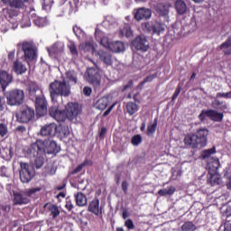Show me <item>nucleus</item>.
<instances>
[{"label": "nucleus", "instance_id": "16", "mask_svg": "<svg viewBox=\"0 0 231 231\" xmlns=\"http://www.w3.org/2000/svg\"><path fill=\"white\" fill-rule=\"evenodd\" d=\"M184 143L187 147H191V149H198L199 141H198L196 133L188 134L184 138Z\"/></svg>", "mask_w": 231, "mask_h": 231}, {"label": "nucleus", "instance_id": "20", "mask_svg": "<svg viewBox=\"0 0 231 231\" xmlns=\"http://www.w3.org/2000/svg\"><path fill=\"white\" fill-rule=\"evenodd\" d=\"M43 208H48L49 212L51 213L50 216L52 217V219H57V217L60 216V210L59 209L58 205L48 202L43 206Z\"/></svg>", "mask_w": 231, "mask_h": 231}, {"label": "nucleus", "instance_id": "1", "mask_svg": "<svg viewBox=\"0 0 231 231\" xmlns=\"http://www.w3.org/2000/svg\"><path fill=\"white\" fill-rule=\"evenodd\" d=\"M82 114V106L79 103L69 102L65 106V109L61 110L59 106H51L49 108V115L51 118H54L56 122H75Z\"/></svg>", "mask_w": 231, "mask_h": 231}, {"label": "nucleus", "instance_id": "27", "mask_svg": "<svg viewBox=\"0 0 231 231\" xmlns=\"http://www.w3.org/2000/svg\"><path fill=\"white\" fill-rule=\"evenodd\" d=\"M155 12L161 17H167V15H169V7H167L165 4L160 3L155 5Z\"/></svg>", "mask_w": 231, "mask_h": 231}, {"label": "nucleus", "instance_id": "8", "mask_svg": "<svg viewBox=\"0 0 231 231\" xmlns=\"http://www.w3.org/2000/svg\"><path fill=\"white\" fill-rule=\"evenodd\" d=\"M209 118L212 122H223V118L225 115L221 112H217V110L208 109V110H202L201 113L199 115V120L200 122H205L206 118Z\"/></svg>", "mask_w": 231, "mask_h": 231}, {"label": "nucleus", "instance_id": "29", "mask_svg": "<svg viewBox=\"0 0 231 231\" xmlns=\"http://www.w3.org/2000/svg\"><path fill=\"white\" fill-rule=\"evenodd\" d=\"M75 199L78 207H86V205H88V198L82 192H78V194L75 195Z\"/></svg>", "mask_w": 231, "mask_h": 231}, {"label": "nucleus", "instance_id": "47", "mask_svg": "<svg viewBox=\"0 0 231 231\" xmlns=\"http://www.w3.org/2000/svg\"><path fill=\"white\" fill-rule=\"evenodd\" d=\"M42 189L41 188H32L30 189H28L27 191H25V196L27 198H30L32 196H33V194H36V192H41Z\"/></svg>", "mask_w": 231, "mask_h": 231}, {"label": "nucleus", "instance_id": "24", "mask_svg": "<svg viewBox=\"0 0 231 231\" xmlns=\"http://www.w3.org/2000/svg\"><path fill=\"white\" fill-rule=\"evenodd\" d=\"M99 59L106 64V66H113V56L109 52H106L104 51H98Z\"/></svg>", "mask_w": 231, "mask_h": 231}, {"label": "nucleus", "instance_id": "18", "mask_svg": "<svg viewBox=\"0 0 231 231\" xmlns=\"http://www.w3.org/2000/svg\"><path fill=\"white\" fill-rule=\"evenodd\" d=\"M30 152L35 158L34 160V167L36 169H41L44 165V154L35 153L33 152V144H31Z\"/></svg>", "mask_w": 231, "mask_h": 231}, {"label": "nucleus", "instance_id": "21", "mask_svg": "<svg viewBox=\"0 0 231 231\" xmlns=\"http://www.w3.org/2000/svg\"><path fill=\"white\" fill-rule=\"evenodd\" d=\"M132 46L135 50H141L142 51H145V36L138 35L133 42Z\"/></svg>", "mask_w": 231, "mask_h": 231}, {"label": "nucleus", "instance_id": "46", "mask_svg": "<svg viewBox=\"0 0 231 231\" xmlns=\"http://www.w3.org/2000/svg\"><path fill=\"white\" fill-rule=\"evenodd\" d=\"M59 133L61 136L66 138V136H69V128L68 126H60Z\"/></svg>", "mask_w": 231, "mask_h": 231}, {"label": "nucleus", "instance_id": "64", "mask_svg": "<svg viewBox=\"0 0 231 231\" xmlns=\"http://www.w3.org/2000/svg\"><path fill=\"white\" fill-rule=\"evenodd\" d=\"M151 15H152V11L151 9H145V19H151Z\"/></svg>", "mask_w": 231, "mask_h": 231}, {"label": "nucleus", "instance_id": "63", "mask_svg": "<svg viewBox=\"0 0 231 231\" xmlns=\"http://www.w3.org/2000/svg\"><path fill=\"white\" fill-rule=\"evenodd\" d=\"M65 208L67 210H69V212H71V210H73V204L70 201H67Z\"/></svg>", "mask_w": 231, "mask_h": 231}, {"label": "nucleus", "instance_id": "44", "mask_svg": "<svg viewBox=\"0 0 231 231\" xmlns=\"http://www.w3.org/2000/svg\"><path fill=\"white\" fill-rule=\"evenodd\" d=\"M6 134H8V125H6V124L0 123V136L5 138Z\"/></svg>", "mask_w": 231, "mask_h": 231}, {"label": "nucleus", "instance_id": "36", "mask_svg": "<svg viewBox=\"0 0 231 231\" xmlns=\"http://www.w3.org/2000/svg\"><path fill=\"white\" fill-rule=\"evenodd\" d=\"M216 152H217L216 146H213L210 149L203 150L201 152V158H202V160H207V158H208V160H210L211 154H216Z\"/></svg>", "mask_w": 231, "mask_h": 231}, {"label": "nucleus", "instance_id": "23", "mask_svg": "<svg viewBox=\"0 0 231 231\" xmlns=\"http://www.w3.org/2000/svg\"><path fill=\"white\" fill-rule=\"evenodd\" d=\"M13 71L16 73V75H23L28 71L26 65L23 64L19 60H16L13 65Z\"/></svg>", "mask_w": 231, "mask_h": 231}, {"label": "nucleus", "instance_id": "12", "mask_svg": "<svg viewBox=\"0 0 231 231\" xmlns=\"http://www.w3.org/2000/svg\"><path fill=\"white\" fill-rule=\"evenodd\" d=\"M145 28L149 33H152V35H160L162 32H165V27H163V24L158 22L146 23Z\"/></svg>", "mask_w": 231, "mask_h": 231}, {"label": "nucleus", "instance_id": "56", "mask_svg": "<svg viewBox=\"0 0 231 231\" xmlns=\"http://www.w3.org/2000/svg\"><path fill=\"white\" fill-rule=\"evenodd\" d=\"M5 107H6V101L5 100V97H0V111H5Z\"/></svg>", "mask_w": 231, "mask_h": 231}, {"label": "nucleus", "instance_id": "50", "mask_svg": "<svg viewBox=\"0 0 231 231\" xmlns=\"http://www.w3.org/2000/svg\"><path fill=\"white\" fill-rule=\"evenodd\" d=\"M0 208L2 212H5V214H10V211L12 210V206L8 204H3L0 206Z\"/></svg>", "mask_w": 231, "mask_h": 231}, {"label": "nucleus", "instance_id": "32", "mask_svg": "<svg viewBox=\"0 0 231 231\" xmlns=\"http://www.w3.org/2000/svg\"><path fill=\"white\" fill-rule=\"evenodd\" d=\"M79 48L85 53H88V51H95V45L93 44V42H86L85 43H81L79 44Z\"/></svg>", "mask_w": 231, "mask_h": 231}, {"label": "nucleus", "instance_id": "3", "mask_svg": "<svg viewBox=\"0 0 231 231\" xmlns=\"http://www.w3.org/2000/svg\"><path fill=\"white\" fill-rule=\"evenodd\" d=\"M32 151L36 154H57L60 152V146L57 145V142L51 140H36L32 143Z\"/></svg>", "mask_w": 231, "mask_h": 231}, {"label": "nucleus", "instance_id": "51", "mask_svg": "<svg viewBox=\"0 0 231 231\" xmlns=\"http://www.w3.org/2000/svg\"><path fill=\"white\" fill-rule=\"evenodd\" d=\"M217 98H231V91L227 93H217Z\"/></svg>", "mask_w": 231, "mask_h": 231}, {"label": "nucleus", "instance_id": "22", "mask_svg": "<svg viewBox=\"0 0 231 231\" xmlns=\"http://www.w3.org/2000/svg\"><path fill=\"white\" fill-rule=\"evenodd\" d=\"M108 49L113 53H120L122 51H125V45L122 42H108Z\"/></svg>", "mask_w": 231, "mask_h": 231}, {"label": "nucleus", "instance_id": "42", "mask_svg": "<svg viewBox=\"0 0 231 231\" xmlns=\"http://www.w3.org/2000/svg\"><path fill=\"white\" fill-rule=\"evenodd\" d=\"M131 143L134 147H138V145H140V143H142V135H140V134L134 135L131 139Z\"/></svg>", "mask_w": 231, "mask_h": 231}, {"label": "nucleus", "instance_id": "28", "mask_svg": "<svg viewBox=\"0 0 231 231\" xmlns=\"http://www.w3.org/2000/svg\"><path fill=\"white\" fill-rule=\"evenodd\" d=\"M209 179L208 181L212 187H215V185H219V181H221V175L218 171L215 172H208Z\"/></svg>", "mask_w": 231, "mask_h": 231}, {"label": "nucleus", "instance_id": "6", "mask_svg": "<svg viewBox=\"0 0 231 231\" xmlns=\"http://www.w3.org/2000/svg\"><path fill=\"white\" fill-rule=\"evenodd\" d=\"M93 64L94 67L88 68L87 69V80L95 88V89H98V88H100L102 77L100 76V72H98V67H97V63L93 62Z\"/></svg>", "mask_w": 231, "mask_h": 231}, {"label": "nucleus", "instance_id": "52", "mask_svg": "<svg viewBox=\"0 0 231 231\" xmlns=\"http://www.w3.org/2000/svg\"><path fill=\"white\" fill-rule=\"evenodd\" d=\"M181 93V86H178L177 88L175 89V92L173 93L172 96V100H176L178 98V96Z\"/></svg>", "mask_w": 231, "mask_h": 231}, {"label": "nucleus", "instance_id": "19", "mask_svg": "<svg viewBox=\"0 0 231 231\" xmlns=\"http://www.w3.org/2000/svg\"><path fill=\"white\" fill-rule=\"evenodd\" d=\"M208 172H218L219 167H221V163L219 162V159L217 157H212L208 160Z\"/></svg>", "mask_w": 231, "mask_h": 231}, {"label": "nucleus", "instance_id": "62", "mask_svg": "<svg viewBox=\"0 0 231 231\" xmlns=\"http://www.w3.org/2000/svg\"><path fill=\"white\" fill-rule=\"evenodd\" d=\"M14 59H15V50H13L8 53V60H14Z\"/></svg>", "mask_w": 231, "mask_h": 231}, {"label": "nucleus", "instance_id": "15", "mask_svg": "<svg viewBox=\"0 0 231 231\" xmlns=\"http://www.w3.org/2000/svg\"><path fill=\"white\" fill-rule=\"evenodd\" d=\"M14 199L13 205L16 207L17 205H28L30 203V199L26 196V193H21L14 191L13 193Z\"/></svg>", "mask_w": 231, "mask_h": 231}, {"label": "nucleus", "instance_id": "25", "mask_svg": "<svg viewBox=\"0 0 231 231\" xmlns=\"http://www.w3.org/2000/svg\"><path fill=\"white\" fill-rule=\"evenodd\" d=\"M175 10L179 15H185L189 8L187 7V4L183 0H177L175 2Z\"/></svg>", "mask_w": 231, "mask_h": 231}, {"label": "nucleus", "instance_id": "7", "mask_svg": "<svg viewBox=\"0 0 231 231\" xmlns=\"http://www.w3.org/2000/svg\"><path fill=\"white\" fill-rule=\"evenodd\" d=\"M8 106H21L24 102V91L21 89L10 90L6 94Z\"/></svg>", "mask_w": 231, "mask_h": 231}, {"label": "nucleus", "instance_id": "60", "mask_svg": "<svg viewBox=\"0 0 231 231\" xmlns=\"http://www.w3.org/2000/svg\"><path fill=\"white\" fill-rule=\"evenodd\" d=\"M115 107V104L110 106L104 113H103V117L106 118L113 111V108Z\"/></svg>", "mask_w": 231, "mask_h": 231}, {"label": "nucleus", "instance_id": "57", "mask_svg": "<svg viewBox=\"0 0 231 231\" xmlns=\"http://www.w3.org/2000/svg\"><path fill=\"white\" fill-rule=\"evenodd\" d=\"M84 169V166L82 164L78 165L72 171L71 174H79Z\"/></svg>", "mask_w": 231, "mask_h": 231}, {"label": "nucleus", "instance_id": "37", "mask_svg": "<svg viewBox=\"0 0 231 231\" xmlns=\"http://www.w3.org/2000/svg\"><path fill=\"white\" fill-rule=\"evenodd\" d=\"M156 127H158V118H155L152 125H149L147 127L146 134L152 136L156 133Z\"/></svg>", "mask_w": 231, "mask_h": 231}, {"label": "nucleus", "instance_id": "17", "mask_svg": "<svg viewBox=\"0 0 231 231\" xmlns=\"http://www.w3.org/2000/svg\"><path fill=\"white\" fill-rule=\"evenodd\" d=\"M88 212L95 216H100L102 217V208H100V200L96 198L88 204Z\"/></svg>", "mask_w": 231, "mask_h": 231}, {"label": "nucleus", "instance_id": "59", "mask_svg": "<svg viewBox=\"0 0 231 231\" xmlns=\"http://www.w3.org/2000/svg\"><path fill=\"white\" fill-rule=\"evenodd\" d=\"M224 231H231V220H226L224 224Z\"/></svg>", "mask_w": 231, "mask_h": 231}, {"label": "nucleus", "instance_id": "55", "mask_svg": "<svg viewBox=\"0 0 231 231\" xmlns=\"http://www.w3.org/2000/svg\"><path fill=\"white\" fill-rule=\"evenodd\" d=\"M122 190L125 194H127V189H129V183L127 180H124L121 184Z\"/></svg>", "mask_w": 231, "mask_h": 231}, {"label": "nucleus", "instance_id": "13", "mask_svg": "<svg viewBox=\"0 0 231 231\" xmlns=\"http://www.w3.org/2000/svg\"><path fill=\"white\" fill-rule=\"evenodd\" d=\"M59 131L57 124L51 123L49 125H45L41 128L40 134L41 136H50L51 138L52 136H55L57 134V132Z\"/></svg>", "mask_w": 231, "mask_h": 231}, {"label": "nucleus", "instance_id": "33", "mask_svg": "<svg viewBox=\"0 0 231 231\" xmlns=\"http://www.w3.org/2000/svg\"><path fill=\"white\" fill-rule=\"evenodd\" d=\"M211 106L214 107V109H220V111H225V109L228 108L226 104H225L223 101H220L219 99H215L212 101Z\"/></svg>", "mask_w": 231, "mask_h": 231}, {"label": "nucleus", "instance_id": "14", "mask_svg": "<svg viewBox=\"0 0 231 231\" xmlns=\"http://www.w3.org/2000/svg\"><path fill=\"white\" fill-rule=\"evenodd\" d=\"M14 77L6 70H0V85L2 86V91H6V88L12 84Z\"/></svg>", "mask_w": 231, "mask_h": 231}, {"label": "nucleus", "instance_id": "10", "mask_svg": "<svg viewBox=\"0 0 231 231\" xmlns=\"http://www.w3.org/2000/svg\"><path fill=\"white\" fill-rule=\"evenodd\" d=\"M35 109L37 116H44L48 113V100L44 96L35 97Z\"/></svg>", "mask_w": 231, "mask_h": 231}, {"label": "nucleus", "instance_id": "31", "mask_svg": "<svg viewBox=\"0 0 231 231\" xmlns=\"http://www.w3.org/2000/svg\"><path fill=\"white\" fill-rule=\"evenodd\" d=\"M39 84L35 83V82H31L29 84V96L30 98L33 99V98H37V91H39Z\"/></svg>", "mask_w": 231, "mask_h": 231}, {"label": "nucleus", "instance_id": "54", "mask_svg": "<svg viewBox=\"0 0 231 231\" xmlns=\"http://www.w3.org/2000/svg\"><path fill=\"white\" fill-rule=\"evenodd\" d=\"M91 93H93V89H91V88L89 87H85L83 88V94L85 95V97H90Z\"/></svg>", "mask_w": 231, "mask_h": 231}, {"label": "nucleus", "instance_id": "34", "mask_svg": "<svg viewBox=\"0 0 231 231\" xmlns=\"http://www.w3.org/2000/svg\"><path fill=\"white\" fill-rule=\"evenodd\" d=\"M67 79L71 82V84H77L79 79L77 78V72L75 70H69L66 72Z\"/></svg>", "mask_w": 231, "mask_h": 231}, {"label": "nucleus", "instance_id": "5", "mask_svg": "<svg viewBox=\"0 0 231 231\" xmlns=\"http://www.w3.org/2000/svg\"><path fill=\"white\" fill-rule=\"evenodd\" d=\"M15 116L20 124H28L35 118V110L28 106H23Z\"/></svg>", "mask_w": 231, "mask_h": 231}, {"label": "nucleus", "instance_id": "38", "mask_svg": "<svg viewBox=\"0 0 231 231\" xmlns=\"http://www.w3.org/2000/svg\"><path fill=\"white\" fill-rule=\"evenodd\" d=\"M126 111L132 116V115H134V113L138 111V105L133 102H128L126 104Z\"/></svg>", "mask_w": 231, "mask_h": 231}, {"label": "nucleus", "instance_id": "11", "mask_svg": "<svg viewBox=\"0 0 231 231\" xmlns=\"http://www.w3.org/2000/svg\"><path fill=\"white\" fill-rule=\"evenodd\" d=\"M195 134L199 141V147H206L207 143H208V134H210V131L206 127H200L196 130Z\"/></svg>", "mask_w": 231, "mask_h": 231}, {"label": "nucleus", "instance_id": "49", "mask_svg": "<svg viewBox=\"0 0 231 231\" xmlns=\"http://www.w3.org/2000/svg\"><path fill=\"white\" fill-rule=\"evenodd\" d=\"M125 226H126L128 230H134V223L131 218L125 220Z\"/></svg>", "mask_w": 231, "mask_h": 231}, {"label": "nucleus", "instance_id": "61", "mask_svg": "<svg viewBox=\"0 0 231 231\" xmlns=\"http://www.w3.org/2000/svg\"><path fill=\"white\" fill-rule=\"evenodd\" d=\"M133 88V79L129 80L126 85L124 86L123 91H127V89Z\"/></svg>", "mask_w": 231, "mask_h": 231}, {"label": "nucleus", "instance_id": "30", "mask_svg": "<svg viewBox=\"0 0 231 231\" xmlns=\"http://www.w3.org/2000/svg\"><path fill=\"white\" fill-rule=\"evenodd\" d=\"M133 14L135 21H143V19H145V7L134 9Z\"/></svg>", "mask_w": 231, "mask_h": 231}, {"label": "nucleus", "instance_id": "9", "mask_svg": "<svg viewBox=\"0 0 231 231\" xmlns=\"http://www.w3.org/2000/svg\"><path fill=\"white\" fill-rule=\"evenodd\" d=\"M22 50L23 51V57L25 62L30 64V62H33L37 59V50L34 49L33 45L28 42H24L22 43Z\"/></svg>", "mask_w": 231, "mask_h": 231}, {"label": "nucleus", "instance_id": "58", "mask_svg": "<svg viewBox=\"0 0 231 231\" xmlns=\"http://www.w3.org/2000/svg\"><path fill=\"white\" fill-rule=\"evenodd\" d=\"M134 162L136 165H138V163H143V162H145V159L142 156H137L134 159Z\"/></svg>", "mask_w": 231, "mask_h": 231}, {"label": "nucleus", "instance_id": "39", "mask_svg": "<svg viewBox=\"0 0 231 231\" xmlns=\"http://www.w3.org/2000/svg\"><path fill=\"white\" fill-rule=\"evenodd\" d=\"M33 23L35 26H38V28H44V26L47 24L46 19L39 16L33 19Z\"/></svg>", "mask_w": 231, "mask_h": 231}, {"label": "nucleus", "instance_id": "53", "mask_svg": "<svg viewBox=\"0 0 231 231\" xmlns=\"http://www.w3.org/2000/svg\"><path fill=\"white\" fill-rule=\"evenodd\" d=\"M158 78V72H155L150 76H147L145 79V82H152V80H154V79Z\"/></svg>", "mask_w": 231, "mask_h": 231}, {"label": "nucleus", "instance_id": "40", "mask_svg": "<svg viewBox=\"0 0 231 231\" xmlns=\"http://www.w3.org/2000/svg\"><path fill=\"white\" fill-rule=\"evenodd\" d=\"M181 230L182 231H196V225L192 222H185L181 226Z\"/></svg>", "mask_w": 231, "mask_h": 231}, {"label": "nucleus", "instance_id": "43", "mask_svg": "<svg viewBox=\"0 0 231 231\" xmlns=\"http://www.w3.org/2000/svg\"><path fill=\"white\" fill-rule=\"evenodd\" d=\"M72 30H73V32L76 35L77 39H79V41H80V39L82 37H84V31H82V29H80V27L76 25L72 28Z\"/></svg>", "mask_w": 231, "mask_h": 231}, {"label": "nucleus", "instance_id": "26", "mask_svg": "<svg viewBox=\"0 0 231 231\" xmlns=\"http://www.w3.org/2000/svg\"><path fill=\"white\" fill-rule=\"evenodd\" d=\"M107 106H109L108 97H103L99 98L95 104V107L99 109V111H104V109H106Z\"/></svg>", "mask_w": 231, "mask_h": 231}, {"label": "nucleus", "instance_id": "2", "mask_svg": "<svg viewBox=\"0 0 231 231\" xmlns=\"http://www.w3.org/2000/svg\"><path fill=\"white\" fill-rule=\"evenodd\" d=\"M49 93L52 102H57L59 97L68 98L71 95V86L66 80H58L50 83Z\"/></svg>", "mask_w": 231, "mask_h": 231}, {"label": "nucleus", "instance_id": "4", "mask_svg": "<svg viewBox=\"0 0 231 231\" xmlns=\"http://www.w3.org/2000/svg\"><path fill=\"white\" fill-rule=\"evenodd\" d=\"M19 172L22 183H30L35 178V170L28 162H20Z\"/></svg>", "mask_w": 231, "mask_h": 231}, {"label": "nucleus", "instance_id": "45", "mask_svg": "<svg viewBox=\"0 0 231 231\" xmlns=\"http://www.w3.org/2000/svg\"><path fill=\"white\" fill-rule=\"evenodd\" d=\"M71 55H73L74 57H79V51L77 50V45L75 44V42H71L69 46H68Z\"/></svg>", "mask_w": 231, "mask_h": 231}, {"label": "nucleus", "instance_id": "35", "mask_svg": "<svg viewBox=\"0 0 231 231\" xmlns=\"http://www.w3.org/2000/svg\"><path fill=\"white\" fill-rule=\"evenodd\" d=\"M176 192V188L173 186L168 189H162L158 191L159 196H172Z\"/></svg>", "mask_w": 231, "mask_h": 231}, {"label": "nucleus", "instance_id": "41", "mask_svg": "<svg viewBox=\"0 0 231 231\" xmlns=\"http://www.w3.org/2000/svg\"><path fill=\"white\" fill-rule=\"evenodd\" d=\"M12 8H24V1L23 0H12L9 2Z\"/></svg>", "mask_w": 231, "mask_h": 231}, {"label": "nucleus", "instance_id": "48", "mask_svg": "<svg viewBox=\"0 0 231 231\" xmlns=\"http://www.w3.org/2000/svg\"><path fill=\"white\" fill-rule=\"evenodd\" d=\"M231 46V36H229L226 42H224L220 46V50H226L228 48H230Z\"/></svg>", "mask_w": 231, "mask_h": 231}]
</instances>
